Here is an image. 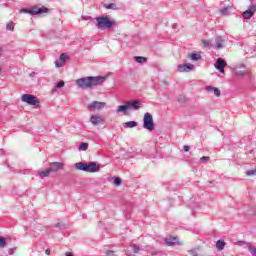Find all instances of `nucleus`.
I'll return each instance as SVG.
<instances>
[{
    "label": "nucleus",
    "mask_w": 256,
    "mask_h": 256,
    "mask_svg": "<svg viewBox=\"0 0 256 256\" xmlns=\"http://www.w3.org/2000/svg\"><path fill=\"white\" fill-rule=\"evenodd\" d=\"M45 254H46V255H51V249H46V250H45Z\"/></svg>",
    "instance_id": "c03bdc74"
},
{
    "label": "nucleus",
    "mask_w": 256,
    "mask_h": 256,
    "mask_svg": "<svg viewBox=\"0 0 256 256\" xmlns=\"http://www.w3.org/2000/svg\"><path fill=\"white\" fill-rule=\"evenodd\" d=\"M21 99H22L23 103H27L28 105L39 104V100L31 94H24V95H22Z\"/></svg>",
    "instance_id": "39448f33"
},
{
    "label": "nucleus",
    "mask_w": 256,
    "mask_h": 256,
    "mask_svg": "<svg viewBox=\"0 0 256 256\" xmlns=\"http://www.w3.org/2000/svg\"><path fill=\"white\" fill-rule=\"evenodd\" d=\"M38 175L40 176V177H49V175H51V170L48 168V169H46V170H43V171H39L38 172Z\"/></svg>",
    "instance_id": "4be33fe9"
},
{
    "label": "nucleus",
    "mask_w": 256,
    "mask_h": 256,
    "mask_svg": "<svg viewBox=\"0 0 256 256\" xmlns=\"http://www.w3.org/2000/svg\"><path fill=\"white\" fill-rule=\"evenodd\" d=\"M132 249H133V253H139V251H141V248L135 244L132 245Z\"/></svg>",
    "instance_id": "c9c22d12"
},
{
    "label": "nucleus",
    "mask_w": 256,
    "mask_h": 256,
    "mask_svg": "<svg viewBox=\"0 0 256 256\" xmlns=\"http://www.w3.org/2000/svg\"><path fill=\"white\" fill-rule=\"evenodd\" d=\"M189 57L192 61H199V59H201V54L192 53L189 55Z\"/></svg>",
    "instance_id": "5701e85b"
},
{
    "label": "nucleus",
    "mask_w": 256,
    "mask_h": 256,
    "mask_svg": "<svg viewBox=\"0 0 256 256\" xmlns=\"http://www.w3.org/2000/svg\"><path fill=\"white\" fill-rule=\"evenodd\" d=\"M105 102L93 101L92 103L88 104L89 111H100V109L105 108Z\"/></svg>",
    "instance_id": "6e6552de"
},
{
    "label": "nucleus",
    "mask_w": 256,
    "mask_h": 256,
    "mask_svg": "<svg viewBox=\"0 0 256 256\" xmlns=\"http://www.w3.org/2000/svg\"><path fill=\"white\" fill-rule=\"evenodd\" d=\"M59 60H61L62 63H65V61H67V54L62 53V54L60 55Z\"/></svg>",
    "instance_id": "4c0bfd02"
},
{
    "label": "nucleus",
    "mask_w": 256,
    "mask_h": 256,
    "mask_svg": "<svg viewBox=\"0 0 256 256\" xmlns=\"http://www.w3.org/2000/svg\"><path fill=\"white\" fill-rule=\"evenodd\" d=\"M104 7L108 10L111 9L112 11H117V9H119L116 3L104 4Z\"/></svg>",
    "instance_id": "412c9836"
},
{
    "label": "nucleus",
    "mask_w": 256,
    "mask_h": 256,
    "mask_svg": "<svg viewBox=\"0 0 256 256\" xmlns=\"http://www.w3.org/2000/svg\"><path fill=\"white\" fill-rule=\"evenodd\" d=\"M106 255L107 256H115V251L109 250V251L106 252Z\"/></svg>",
    "instance_id": "ea45409f"
},
{
    "label": "nucleus",
    "mask_w": 256,
    "mask_h": 256,
    "mask_svg": "<svg viewBox=\"0 0 256 256\" xmlns=\"http://www.w3.org/2000/svg\"><path fill=\"white\" fill-rule=\"evenodd\" d=\"M63 65H65V62H63L61 60H56L55 61V67H57V69L63 67Z\"/></svg>",
    "instance_id": "473e14b6"
},
{
    "label": "nucleus",
    "mask_w": 256,
    "mask_h": 256,
    "mask_svg": "<svg viewBox=\"0 0 256 256\" xmlns=\"http://www.w3.org/2000/svg\"><path fill=\"white\" fill-rule=\"evenodd\" d=\"M62 87H65V81L61 80L59 81L55 86L53 91H57V89H61Z\"/></svg>",
    "instance_id": "393cba45"
},
{
    "label": "nucleus",
    "mask_w": 256,
    "mask_h": 256,
    "mask_svg": "<svg viewBox=\"0 0 256 256\" xmlns=\"http://www.w3.org/2000/svg\"><path fill=\"white\" fill-rule=\"evenodd\" d=\"M126 105L128 106V111H139L142 107L141 101L139 100L127 101Z\"/></svg>",
    "instance_id": "423d86ee"
},
{
    "label": "nucleus",
    "mask_w": 256,
    "mask_h": 256,
    "mask_svg": "<svg viewBox=\"0 0 256 256\" xmlns=\"http://www.w3.org/2000/svg\"><path fill=\"white\" fill-rule=\"evenodd\" d=\"M6 29H7V31H13V29H15V23L9 22V23L6 25Z\"/></svg>",
    "instance_id": "c756f323"
},
{
    "label": "nucleus",
    "mask_w": 256,
    "mask_h": 256,
    "mask_svg": "<svg viewBox=\"0 0 256 256\" xmlns=\"http://www.w3.org/2000/svg\"><path fill=\"white\" fill-rule=\"evenodd\" d=\"M235 75L243 77V75H247V72L245 70H241L240 68H236L235 69Z\"/></svg>",
    "instance_id": "bb28decb"
},
{
    "label": "nucleus",
    "mask_w": 256,
    "mask_h": 256,
    "mask_svg": "<svg viewBox=\"0 0 256 256\" xmlns=\"http://www.w3.org/2000/svg\"><path fill=\"white\" fill-rule=\"evenodd\" d=\"M213 49L221 50L225 47V38L222 36H216L214 39V44L211 45Z\"/></svg>",
    "instance_id": "0eeeda50"
},
{
    "label": "nucleus",
    "mask_w": 256,
    "mask_h": 256,
    "mask_svg": "<svg viewBox=\"0 0 256 256\" xmlns=\"http://www.w3.org/2000/svg\"><path fill=\"white\" fill-rule=\"evenodd\" d=\"M250 253H251V255L256 256V248H252V249L250 250Z\"/></svg>",
    "instance_id": "79ce46f5"
},
{
    "label": "nucleus",
    "mask_w": 256,
    "mask_h": 256,
    "mask_svg": "<svg viewBox=\"0 0 256 256\" xmlns=\"http://www.w3.org/2000/svg\"><path fill=\"white\" fill-rule=\"evenodd\" d=\"M138 123L136 121H128L123 123L124 129H133L137 127Z\"/></svg>",
    "instance_id": "f3484780"
},
{
    "label": "nucleus",
    "mask_w": 256,
    "mask_h": 256,
    "mask_svg": "<svg viewBox=\"0 0 256 256\" xmlns=\"http://www.w3.org/2000/svg\"><path fill=\"white\" fill-rule=\"evenodd\" d=\"M135 62L136 63H147V58L143 56H136L135 57Z\"/></svg>",
    "instance_id": "b1692460"
},
{
    "label": "nucleus",
    "mask_w": 256,
    "mask_h": 256,
    "mask_svg": "<svg viewBox=\"0 0 256 256\" xmlns=\"http://www.w3.org/2000/svg\"><path fill=\"white\" fill-rule=\"evenodd\" d=\"M115 25V21L109 19L108 16H100L96 18L97 29H111Z\"/></svg>",
    "instance_id": "f03ea898"
},
{
    "label": "nucleus",
    "mask_w": 256,
    "mask_h": 256,
    "mask_svg": "<svg viewBox=\"0 0 256 256\" xmlns=\"http://www.w3.org/2000/svg\"><path fill=\"white\" fill-rule=\"evenodd\" d=\"M240 67H242V69H245V65L244 64L240 65Z\"/></svg>",
    "instance_id": "09e8293b"
},
{
    "label": "nucleus",
    "mask_w": 256,
    "mask_h": 256,
    "mask_svg": "<svg viewBox=\"0 0 256 256\" xmlns=\"http://www.w3.org/2000/svg\"><path fill=\"white\" fill-rule=\"evenodd\" d=\"M105 79L107 76H98V77H84L76 80V85L80 89H91L92 87H97L101 85V83H105Z\"/></svg>",
    "instance_id": "f257e3e1"
},
{
    "label": "nucleus",
    "mask_w": 256,
    "mask_h": 256,
    "mask_svg": "<svg viewBox=\"0 0 256 256\" xmlns=\"http://www.w3.org/2000/svg\"><path fill=\"white\" fill-rule=\"evenodd\" d=\"M195 69V66L193 64L185 63L178 65V71L179 73H189L190 71H193Z\"/></svg>",
    "instance_id": "1a4fd4ad"
},
{
    "label": "nucleus",
    "mask_w": 256,
    "mask_h": 256,
    "mask_svg": "<svg viewBox=\"0 0 256 256\" xmlns=\"http://www.w3.org/2000/svg\"><path fill=\"white\" fill-rule=\"evenodd\" d=\"M215 67L220 73H225V67H227V62L222 58H218L216 60Z\"/></svg>",
    "instance_id": "9d476101"
},
{
    "label": "nucleus",
    "mask_w": 256,
    "mask_h": 256,
    "mask_svg": "<svg viewBox=\"0 0 256 256\" xmlns=\"http://www.w3.org/2000/svg\"><path fill=\"white\" fill-rule=\"evenodd\" d=\"M90 123H92L94 126H97V125H100L101 123H103V119L99 115H92L90 117Z\"/></svg>",
    "instance_id": "dca6fc26"
},
{
    "label": "nucleus",
    "mask_w": 256,
    "mask_h": 256,
    "mask_svg": "<svg viewBox=\"0 0 256 256\" xmlns=\"http://www.w3.org/2000/svg\"><path fill=\"white\" fill-rule=\"evenodd\" d=\"M126 111H129V107L127 106V104L118 106L116 113H125Z\"/></svg>",
    "instance_id": "aec40b11"
},
{
    "label": "nucleus",
    "mask_w": 256,
    "mask_h": 256,
    "mask_svg": "<svg viewBox=\"0 0 256 256\" xmlns=\"http://www.w3.org/2000/svg\"><path fill=\"white\" fill-rule=\"evenodd\" d=\"M7 245V240L4 237H0V249Z\"/></svg>",
    "instance_id": "72a5a7b5"
},
{
    "label": "nucleus",
    "mask_w": 256,
    "mask_h": 256,
    "mask_svg": "<svg viewBox=\"0 0 256 256\" xmlns=\"http://www.w3.org/2000/svg\"><path fill=\"white\" fill-rule=\"evenodd\" d=\"M66 256H74V255H73V253H71V252H67V253H66Z\"/></svg>",
    "instance_id": "de8ad7c7"
},
{
    "label": "nucleus",
    "mask_w": 256,
    "mask_h": 256,
    "mask_svg": "<svg viewBox=\"0 0 256 256\" xmlns=\"http://www.w3.org/2000/svg\"><path fill=\"white\" fill-rule=\"evenodd\" d=\"M164 242L166 243V245L168 247H174V245H181L179 243V238L178 237H173V236H170L168 238H164Z\"/></svg>",
    "instance_id": "f8f14e48"
},
{
    "label": "nucleus",
    "mask_w": 256,
    "mask_h": 256,
    "mask_svg": "<svg viewBox=\"0 0 256 256\" xmlns=\"http://www.w3.org/2000/svg\"><path fill=\"white\" fill-rule=\"evenodd\" d=\"M126 255H127V256H133L132 254H129V253H127Z\"/></svg>",
    "instance_id": "8fccbe9b"
},
{
    "label": "nucleus",
    "mask_w": 256,
    "mask_h": 256,
    "mask_svg": "<svg viewBox=\"0 0 256 256\" xmlns=\"http://www.w3.org/2000/svg\"><path fill=\"white\" fill-rule=\"evenodd\" d=\"M101 171V166L97 162H90L88 164V173H98Z\"/></svg>",
    "instance_id": "ddd939ff"
},
{
    "label": "nucleus",
    "mask_w": 256,
    "mask_h": 256,
    "mask_svg": "<svg viewBox=\"0 0 256 256\" xmlns=\"http://www.w3.org/2000/svg\"><path fill=\"white\" fill-rule=\"evenodd\" d=\"M202 43H203L204 47H207L208 49L213 48V47L211 46V45H213V44L211 43V41L202 40Z\"/></svg>",
    "instance_id": "2f4dec72"
},
{
    "label": "nucleus",
    "mask_w": 256,
    "mask_h": 256,
    "mask_svg": "<svg viewBox=\"0 0 256 256\" xmlns=\"http://www.w3.org/2000/svg\"><path fill=\"white\" fill-rule=\"evenodd\" d=\"M253 13H255V9L251 8L249 10H246L243 14L242 17L244 19H251V17H253Z\"/></svg>",
    "instance_id": "a211bd4d"
},
{
    "label": "nucleus",
    "mask_w": 256,
    "mask_h": 256,
    "mask_svg": "<svg viewBox=\"0 0 256 256\" xmlns=\"http://www.w3.org/2000/svg\"><path fill=\"white\" fill-rule=\"evenodd\" d=\"M113 179H114L113 184H114L116 187H119V185H121V183H122L121 178H119V177H114Z\"/></svg>",
    "instance_id": "7c9ffc66"
},
{
    "label": "nucleus",
    "mask_w": 256,
    "mask_h": 256,
    "mask_svg": "<svg viewBox=\"0 0 256 256\" xmlns=\"http://www.w3.org/2000/svg\"><path fill=\"white\" fill-rule=\"evenodd\" d=\"M2 54H3V47L0 46V57H1Z\"/></svg>",
    "instance_id": "49530a36"
},
{
    "label": "nucleus",
    "mask_w": 256,
    "mask_h": 256,
    "mask_svg": "<svg viewBox=\"0 0 256 256\" xmlns=\"http://www.w3.org/2000/svg\"><path fill=\"white\" fill-rule=\"evenodd\" d=\"M205 90L208 93H213V95H215V97H221V90H219V88H217V87L206 86Z\"/></svg>",
    "instance_id": "4468645a"
},
{
    "label": "nucleus",
    "mask_w": 256,
    "mask_h": 256,
    "mask_svg": "<svg viewBox=\"0 0 256 256\" xmlns=\"http://www.w3.org/2000/svg\"><path fill=\"white\" fill-rule=\"evenodd\" d=\"M48 11H49V9L46 7L39 8V7L35 6L32 8H29V9H22L20 11V13H29L30 15H41L43 13H47Z\"/></svg>",
    "instance_id": "20e7f679"
},
{
    "label": "nucleus",
    "mask_w": 256,
    "mask_h": 256,
    "mask_svg": "<svg viewBox=\"0 0 256 256\" xmlns=\"http://www.w3.org/2000/svg\"><path fill=\"white\" fill-rule=\"evenodd\" d=\"M211 158L207 157V156H203L200 158V163H207L210 161Z\"/></svg>",
    "instance_id": "e433bc0d"
},
{
    "label": "nucleus",
    "mask_w": 256,
    "mask_h": 256,
    "mask_svg": "<svg viewBox=\"0 0 256 256\" xmlns=\"http://www.w3.org/2000/svg\"><path fill=\"white\" fill-rule=\"evenodd\" d=\"M189 254L191 256H199V254H197V250H189Z\"/></svg>",
    "instance_id": "58836bf2"
},
{
    "label": "nucleus",
    "mask_w": 256,
    "mask_h": 256,
    "mask_svg": "<svg viewBox=\"0 0 256 256\" xmlns=\"http://www.w3.org/2000/svg\"><path fill=\"white\" fill-rule=\"evenodd\" d=\"M143 128L147 131H155V122L153 121V115L146 112L143 118Z\"/></svg>",
    "instance_id": "7ed1b4c3"
},
{
    "label": "nucleus",
    "mask_w": 256,
    "mask_h": 256,
    "mask_svg": "<svg viewBox=\"0 0 256 256\" xmlns=\"http://www.w3.org/2000/svg\"><path fill=\"white\" fill-rule=\"evenodd\" d=\"M75 169L78 171H85V173L89 172V164L83 163V162H78L75 164Z\"/></svg>",
    "instance_id": "2eb2a0df"
},
{
    "label": "nucleus",
    "mask_w": 256,
    "mask_h": 256,
    "mask_svg": "<svg viewBox=\"0 0 256 256\" xmlns=\"http://www.w3.org/2000/svg\"><path fill=\"white\" fill-rule=\"evenodd\" d=\"M13 253H15V248H10L8 250V255H13Z\"/></svg>",
    "instance_id": "a19ab883"
},
{
    "label": "nucleus",
    "mask_w": 256,
    "mask_h": 256,
    "mask_svg": "<svg viewBox=\"0 0 256 256\" xmlns=\"http://www.w3.org/2000/svg\"><path fill=\"white\" fill-rule=\"evenodd\" d=\"M229 11H231V6L224 7L220 10L221 15H229Z\"/></svg>",
    "instance_id": "a878e982"
},
{
    "label": "nucleus",
    "mask_w": 256,
    "mask_h": 256,
    "mask_svg": "<svg viewBox=\"0 0 256 256\" xmlns=\"http://www.w3.org/2000/svg\"><path fill=\"white\" fill-rule=\"evenodd\" d=\"M148 159H155V154H152L151 156H147Z\"/></svg>",
    "instance_id": "a18cd8bd"
},
{
    "label": "nucleus",
    "mask_w": 256,
    "mask_h": 256,
    "mask_svg": "<svg viewBox=\"0 0 256 256\" xmlns=\"http://www.w3.org/2000/svg\"><path fill=\"white\" fill-rule=\"evenodd\" d=\"M63 167H65V164L62 162H51L49 169L51 173H57V171H61Z\"/></svg>",
    "instance_id": "9b49d317"
},
{
    "label": "nucleus",
    "mask_w": 256,
    "mask_h": 256,
    "mask_svg": "<svg viewBox=\"0 0 256 256\" xmlns=\"http://www.w3.org/2000/svg\"><path fill=\"white\" fill-rule=\"evenodd\" d=\"M246 175H247L248 177H251V176H253V175H256V168H255V169H252V170H247V171H246Z\"/></svg>",
    "instance_id": "f704fd0d"
},
{
    "label": "nucleus",
    "mask_w": 256,
    "mask_h": 256,
    "mask_svg": "<svg viewBox=\"0 0 256 256\" xmlns=\"http://www.w3.org/2000/svg\"><path fill=\"white\" fill-rule=\"evenodd\" d=\"M225 245H227L223 240H218L216 242V248L218 251H223L225 249Z\"/></svg>",
    "instance_id": "6ab92c4d"
},
{
    "label": "nucleus",
    "mask_w": 256,
    "mask_h": 256,
    "mask_svg": "<svg viewBox=\"0 0 256 256\" xmlns=\"http://www.w3.org/2000/svg\"><path fill=\"white\" fill-rule=\"evenodd\" d=\"M55 227H57V229H67V224L63 222H58L56 223Z\"/></svg>",
    "instance_id": "c85d7f7f"
},
{
    "label": "nucleus",
    "mask_w": 256,
    "mask_h": 256,
    "mask_svg": "<svg viewBox=\"0 0 256 256\" xmlns=\"http://www.w3.org/2000/svg\"><path fill=\"white\" fill-rule=\"evenodd\" d=\"M78 149H79V151H87V149H89V143L83 142L82 144H80Z\"/></svg>",
    "instance_id": "cd10ccee"
},
{
    "label": "nucleus",
    "mask_w": 256,
    "mask_h": 256,
    "mask_svg": "<svg viewBox=\"0 0 256 256\" xmlns=\"http://www.w3.org/2000/svg\"><path fill=\"white\" fill-rule=\"evenodd\" d=\"M191 148L189 147V145H184V151L187 152L189 151Z\"/></svg>",
    "instance_id": "37998d69"
}]
</instances>
